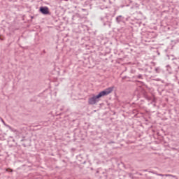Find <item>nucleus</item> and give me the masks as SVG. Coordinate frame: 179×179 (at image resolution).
I'll use <instances>...</instances> for the list:
<instances>
[{
	"label": "nucleus",
	"mask_w": 179,
	"mask_h": 179,
	"mask_svg": "<svg viewBox=\"0 0 179 179\" xmlns=\"http://www.w3.org/2000/svg\"><path fill=\"white\" fill-rule=\"evenodd\" d=\"M158 176H159L160 177H176L173 175H170V174H166V175H163L162 173H159Z\"/></svg>",
	"instance_id": "nucleus-3"
},
{
	"label": "nucleus",
	"mask_w": 179,
	"mask_h": 179,
	"mask_svg": "<svg viewBox=\"0 0 179 179\" xmlns=\"http://www.w3.org/2000/svg\"><path fill=\"white\" fill-rule=\"evenodd\" d=\"M40 11L43 15H48L50 13V11L48 10V7H41Z\"/></svg>",
	"instance_id": "nucleus-2"
},
{
	"label": "nucleus",
	"mask_w": 179,
	"mask_h": 179,
	"mask_svg": "<svg viewBox=\"0 0 179 179\" xmlns=\"http://www.w3.org/2000/svg\"><path fill=\"white\" fill-rule=\"evenodd\" d=\"M142 76H138V78H141Z\"/></svg>",
	"instance_id": "nucleus-6"
},
{
	"label": "nucleus",
	"mask_w": 179,
	"mask_h": 179,
	"mask_svg": "<svg viewBox=\"0 0 179 179\" xmlns=\"http://www.w3.org/2000/svg\"><path fill=\"white\" fill-rule=\"evenodd\" d=\"M113 90H114V87H110L99 92L98 95H92V96L88 99L89 104L93 106L96 104V103H99L100 101V98L103 97V96H108V94H110Z\"/></svg>",
	"instance_id": "nucleus-1"
},
{
	"label": "nucleus",
	"mask_w": 179,
	"mask_h": 179,
	"mask_svg": "<svg viewBox=\"0 0 179 179\" xmlns=\"http://www.w3.org/2000/svg\"><path fill=\"white\" fill-rule=\"evenodd\" d=\"M6 171H10V173H12L13 171H12V169H6Z\"/></svg>",
	"instance_id": "nucleus-5"
},
{
	"label": "nucleus",
	"mask_w": 179,
	"mask_h": 179,
	"mask_svg": "<svg viewBox=\"0 0 179 179\" xmlns=\"http://www.w3.org/2000/svg\"><path fill=\"white\" fill-rule=\"evenodd\" d=\"M116 20H117V23H120V22L122 20V16L120 15V16L117 17Z\"/></svg>",
	"instance_id": "nucleus-4"
},
{
	"label": "nucleus",
	"mask_w": 179,
	"mask_h": 179,
	"mask_svg": "<svg viewBox=\"0 0 179 179\" xmlns=\"http://www.w3.org/2000/svg\"><path fill=\"white\" fill-rule=\"evenodd\" d=\"M2 122H3V120H2Z\"/></svg>",
	"instance_id": "nucleus-7"
}]
</instances>
